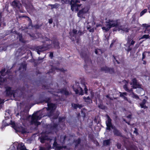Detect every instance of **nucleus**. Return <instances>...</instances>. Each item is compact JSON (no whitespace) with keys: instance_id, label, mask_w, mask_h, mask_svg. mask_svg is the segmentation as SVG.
I'll use <instances>...</instances> for the list:
<instances>
[{"instance_id":"1","label":"nucleus","mask_w":150,"mask_h":150,"mask_svg":"<svg viewBox=\"0 0 150 150\" xmlns=\"http://www.w3.org/2000/svg\"><path fill=\"white\" fill-rule=\"evenodd\" d=\"M79 0H71L70 3L71 5V9L72 11H78L79 10L77 13L78 17L81 18H85V15L86 13H89V10L90 7L88 5L82 6L81 9H80L81 4H79L78 3H79Z\"/></svg>"},{"instance_id":"2","label":"nucleus","mask_w":150,"mask_h":150,"mask_svg":"<svg viewBox=\"0 0 150 150\" xmlns=\"http://www.w3.org/2000/svg\"><path fill=\"white\" fill-rule=\"evenodd\" d=\"M107 120L106 121L107 129L110 130L111 128L114 129L113 132L114 135L120 137H123V136L122 133L120 132L119 130L117 129L113 126L112 123V120L108 115H107Z\"/></svg>"},{"instance_id":"3","label":"nucleus","mask_w":150,"mask_h":150,"mask_svg":"<svg viewBox=\"0 0 150 150\" xmlns=\"http://www.w3.org/2000/svg\"><path fill=\"white\" fill-rule=\"evenodd\" d=\"M77 30L76 29H73L72 30V34L71 32H69L70 38L72 41L76 40L77 43H79L80 39V36L83 35L84 33L79 30L77 33Z\"/></svg>"},{"instance_id":"4","label":"nucleus","mask_w":150,"mask_h":150,"mask_svg":"<svg viewBox=\"0 0 150 150\" xmlns=\"http://www.w3.org/2000/svg\"><path fill=\"white\" fill-rule=\"evenodd\" d=\"M51 45L47 44L46 45L43 44L42 45L38 46L35 47V50L39 54L40 52L48 50L51 48Z\"/></svg>"},{"instance_id":"5","label":"nucleus","mask_w":150,"mask_h":150,"mask_svg":"<svg viewBox=\"0 0 150 150\" xmlns=\"http://www.w3.org/2000/svg\"><path fill=\"white\" fill-rule=\"evenodd\" d=\"M41 117L37 115V112L34 113L32 117L31 123L32 124H34L35 125L38 126L41 124L40 122L38 121L41 119Z\"/></svg>"},{"instance_id":"6","label":"nucleus","mask_w":150,"mask_h":150,"mask_svg":"<svg viewBox=\"0 0 150 150\" xmlns=\"http://www.w3.org/2000/svg\"><path fill=\"white\" fill-rule=\"evenodd\" d=\"M72 88L76 94L79 93V95H81L84 94L83 90L82 88L80 87L79 83H76L74 85L72 86Z\"/></svg>"},{"instance_id":"7","label":"nucleus","mask_w":150,"mask_h":150,"mask_svg":"<svg viewBox=\"0 0 150 150\" xmlns=\"http://www.w3.org/2000/svg\"><path fill=\"white\" fill-rule=\"evenodd\" d=\"M11 5L13 7L17 8L21 13H24V11L22 9V6L20 2L18 0H15L11 4Z\"/></svg>"},{"instance_id":"8","label":"nucleus","mask_w":150,"mask_h":150,"mask_svg":"<svg viewBox=\"0 0 150 150\" xmlns=\"http://www.w3.org/2000/svg\"><path fill=\"white\" fill-rule=\"evenodd\" d=\"M80 55L81 57L84 60L86 64L84 66V68L85 69H86V68L87 67V63L89 61L91 63L92 61L91 59L89 58L88 56L86 53L81 52L80 53Z\"/></svg>"},{"instance_id":"9","label":"nucleus","mask_w":150,"mask_h":150,"mask_svg":"<svg viewBox=\"0 0 150 150\" xmlns=\"http://www.w3.org/2000/svg\"><path fill=\"white\" fill-rule=\"evenodd\" d=\"M100 71H104L105 73H108L112 74L115 73V70L113 67H109L105 66L101 68Z\"/></svg>"},{"instance_id":"10","label":"nucleus","mask_w":150,"mask_h":150,"mask_svg":"<svg viewBox=\"0 0 150 150\" xmlns=\"http://www.w3.org/2000/svg\"><path fill=\"white\" fill-rule=\"evenodd\" d=\"M130 85H132V89H136L137 88H141L142 85L138 82L136 78H134L132 80L131 82L130 83Z\"/></svg>"},{"instance_id":"11","label":"nucleus","mask_w":150,"mask_h":150,"mask_svg":"<svg viewBox=\"0 0 150 150\" xmlns=\"http://www.w3.org/2000/svg\"><path fill=\"white\" fill-rule=\"evenodd\" d=\"M44 95L43 94H40L39 96V100L40 101V103H43L45 102V103H49L51 102V98L50 97H45L44 99Z\"/></svg>"},{"instance_id":"12","label":"nucleus","mask_w":150,"mask_h":150,"mask_svg":"<svg viewBox=\"0 0 150 150\" xmlns=\"http://www.w3.org/2000/svg\"><path fill=\"white\" fill-rule=\"evenodd\" d=\"M6 95L7 96H9L13 95L15 96V91L11 90V88L10 87L7 86L5 87Z\"/></svg>"},{"instance_id":"13","label":"nucleus","mask_w":150,"mask_h":150,"mask_svg":"<svg viewBox=\"0 0 150 150\" xmlns=\"http://www.w3.org/2000/svg\"><path fill=\"white\" fill-rule=\"evenodd\" d=\"M23 29L22 30H25V29H28V30H27V33L28 34L30 37L33 38L34 39H35L36 38V36L35 35V34H37L36 33H33V31H35V29Z\"/></svg>"},{"instance_id":"14","label":"nucleus","mask_w":150,"mask_h":150,"mask_svg":"<svg viewBox=\"0 0 150 150\" xmlns=\"http://www.w3.org/2000/svg\"><path fill=\"white\" fill-rule=\"evenodd\" d=\"M48 107L47 108H44L43 109H46L47 111L49 110H54L56 109L57 106L55 104L50 103L47 104Z\"/></svg>"},{"instance_id":"15","label":"nucleus","mask_w":150,"mask_h":150,"mask_svg":"<svg viewBox=\"0 0 150 150\" xmlns=\"http://www.w3.org/2000/svg\"><path fill=\"white\" fill-rule=\"evenodd\" d=\"M4 121H3V124L2 126V128H4L6 126H8L10 124L12 126V127L15 129L16 128V124L14 121H13L12 120H11L10 123L8 124L7 123L4 122Z\"/></svg>"},{"instance_id":"16","label":"nucleus","mask_w":150,"mask_h":150,"mask_svg":"<svg viewBox=\"0 0 150 150\" xmlns=\"http://www.w3.org/2000/svg\"><path fill=\"white\" fill-rule=\"evenodd\" d=\"M40 142L42 143H44L45 141H49L50 139L47 135L43 134H42L41 136L40 137Z\"/></svg>"},{"instance_id":"17","label":"nucleus","mask_w":150,"mask_h":150,"mask_svg":"<svg viewBox=\"0 0 150 150\" xmlns=\"http://www.w3.org/2000/svg\"><path fill=\"white\" fill-rule=\"evenodd\" d=\"M60 92L61 94L65 95L66 96H68L70 94L69 91L65 88L60 89Z\"/></svg>"},{"instance_id":"18","label":"nucleus","mask_w":150,"mask_h":150,"mask_svg":"<svg viewBox=\"0 0 150 150\" xmlns=\"http://www.w3.org/2000/svg\"><path fill=\"white\" fill-rule=\"evenodd\" d=\"M107 25L109 26L110 28L115 27L118 25L117 21H110Z\"/></svg>"},{"instance_id":"19","label":"nucleus","mask_w":150,"mask_h":150,"mask_svg":"<svg viewBox=\"0 0 150 150\" xmlns=\"http://www.w3.org/2000/svg\"><path fill=\"white\" fill-rule=\"evenodd\" d=\"M147 102V100L145 99H143L142 102L139 104L141 108L144 109H147L148 107L146 105V103Z\"/></svg>"},{"instance_id":"20","label":"nucleus","mask_w":150,"mask_h":150,"mask_svg":"<svg viewBox=\"0 0 150 150\" xmlns=\"http://www.w3.org/2000/svg\"><path fill=\"white\" fill-rule=\"evenodd\" d=\"M71 105L74 109H77V108H79L81 109L83 107V105L82 104H79L78 103L75 104L74 103H72Z\"/></svg>"},{"instance_id":"21","label":"nucleus","mask_w":150,"mask_h":150,"mask_svg":"<svg viewBox=\"0 0 150 150\" xmlns=\"http://www.w3.org/2000/svg\"><path fill=\"white\" fill-rule=\"evenodd\" d=\"M83 98L84 101L88 104H90L93 103L92 100L90 98L89 96L87 97L84 96L83 97Z\"/></svg>"},{"instance_id":"22","label":"nucleus","mask_w":150,"mask_h":150,"mask_svg":"<svg viewBox=\"0 0 150 150\" xmlns=\"http://www.w3.org/2000/svg\"><path fill=\"white\" fill-rule=\"evenodd\" d=\"M16 147L17 150H24L25 149V146L22 143L18 144L17 145Z\"/></svg>"},{"instance_id":"23","label":"nucleus","mask_w":150,"mask_h":150,"mask_svg":"<svg viewBox=\"0 0 150 150\" xmlns=\"http://www.w3.org/2000/svg\"><path fill=\"white\" fill-rule=\"evenodd\" d=\"M59 68L57 67H54L53 66H52V67L51 69H50L49 71L47 72V74H50V73L54 74L55 73V70H59Z\"/></svg>"},{"instance_id":"24","label":"nucleus","mask_w":150,"mask_h":150,"mask_svg":"<svg viewBox=\"0 0 150 150\" xmlns=\"http://www.w3.org/2000/svg\"><path fill=\"white\" fill-rule=\"evenodd\" d=\"M14 31L18 35V38L19 39V41L23 43H25V41L23 38L22 34H20L19 33H16L15 30H14Z\"/></svg>"},{"instance_id":"25","label":"nucleus","mask_w":150,"mask_h":150,"mask_svg":"<svg viewBox=\"0 0 150 150\" xmlns=\"http://www.w3.org/2000/svg\"><path fill=\"white\" fill-rule=\"evenodd\" d=\"M14 31L18 35V38L19 39V41L23 43H25V41L23 38L22 34H20L19 33H16L15 30H14Z\"/></svg>"},{"instance_id":"26","label":"nucleus","mask_w":150,"mask_h":150,"mask_svg":"<svg viewBox=\"0 0 150 150\" xmlns=\"http://www.w3.org/2000/svg\"><path fill=\"white\" fill-rule=\"evenodd\" d=\"M52 44L55 48L59 49L60 48L59 42L57 40H53L52 42Z\"/></svg>"},{"instance_id":"27","label":"nucleus","mask_w":150,"mask_h":150,"mask_svg":"<svg viewBox=\"0 0 150 150\" xmlns=\"http://www.w3.org/2000/svg\"><path fill=\"white\" fill-rule=\"evenodd\" d=\"M110 140V139L103 140V145L105 146H109L111 143Z\"/></svg>"},{"instance_id":"28","label":"nucleus","mask_w":150,"mask_h":150,"mask_svg":"<svg viewBox=\"0 0 150 150\" xmlns=\"http://www.w3.org/2000/svg\"><path fill=\"white\" fill-rule=\"evenodd\" d=\"M27 113L26 112L25 110L21 111L20 112V116H21V118L22 119H24L27 116Z\"/></svg>"},{"instance_id":"29","label":"nucleus","mask_w":150,"mask_h":150,"mask_svg":"<svg viewBox=\"0 0 150 150\" xmlns=\"http://www.w3.org/2000/svg\"><path fill=\"white\" fill-rule=\"evenodd\" d=\"M27 68V64H22L18 69V70H21L22 69L23 70H26Z\"/></svg>"},{"instance_id":"30","label":"nucleus","mask_w":150,"mask_h":150,"mask_svg":"<svg viewBox=\"0 0 150 150\" xmlns=\"http://www.w3.org/2000/svg\"><path fill=\"white\" fill-rule=\"evenodd\" d=\"M130 29H113V31H116L117 30L119 31L120 30H122L123 32H125L126 33H127L129 31V30Z\"/></svg>"},{"instance_id":"31","label":"nucleus","mask_w":150,"mask_h":150,"mask_svg":"<svg viewBox=\"0 0 150 150\" xmlns=\"http://www.w3.org/2000/svg\"><path fill=\"white\" fill-rule=\"evenodd\" d=\"M123 88L127 92L130 93L131 92H132V89L131 88L130 89H129L127 86V84H125L124 85Z\"/></svg>"},{"instance_id":"32","label":"nucleus","mask_w":150,"mask_h":150,"mask_svg":"<svg viewBox=\"0 0 150 150\" xmlns=\"http://www.w3.org/2000/svg\"><path fill=\"white\" fill-rule=\"evenodd\" d=\"M98 107L102 110H105L106 108V107L103 105L102 102L100 103L98 105Z\"/></svg>"},{"instance_id":"33","label":"nucleus","mask_w":150,"mask_h":150,"mask_svg":"<svg viewBox=\"0 0 150 150\" xmlns=\"http://www.w3.org/2000/svg\"><path fill=\"white\" fill-rule=\"evenodd\" d=\"M120 97H122L124 99L127 100V97L125 96H127V93L126 92H123L122 93L121 92H120Z\"/></svg>"},{"instance_id":"34","label":"nucleus","mask_w":150,"mask_h":150,"mask_svg":"<svg viewBox=\"0 0 150 150\" xmlns=\"http://www.w3.org/2000/svg\"><path fill=\"white\" fill-rule=\"evenodd\" d=\"M49 111H50L49 112H47V116L49 117H51L53 115L55 111L52 110H49Z\"/></svg>"},{"instance_id":"35","label":"nucleus","mask_w":150,"mask_h":150,"mask_svg":"<svg viewBox=\"0 0 150 150\" xmlns=\"http://www.w3.org/2000/svg\"><path fill=\"white\" fill-rule=\"evenodd\" d=\"M49 5L51 6V9L58 8L60 6L59 4L57 3L55 4H49Z\"/></svg>"},{"instance_id":"36","label":"nucleus","mask_w":150,"mask_h":150,"mask_svg":"<svg viewBox=\"0 0 150 150\" xmlns=\"http://www.w3.org/2000/svg\"><path fill=\"white\" fill-rule=\"evenodd\" d=\"M59 115V112H57L55 114H54L52 117L51 118L53 120H56L57 119L58 117V116Z\"/></svg>"},{"instance_id":"37","label":"nucleus","mask_w":150,"mask_h":150,"mask_svg":"<svg viewBox=\"0 0 150 150\" xmlns=\"http://www.w3.org/2000/svg\"><path fill=\"white\" fill-rule=\"evenodd\" d=\"M6 69L5 68L1 69V71H0V73L1 75L3 76H5L6 75V74L5 72L6 71Z\"/></svg>"},{"instance_id":"38","label":"nucleus","mask_w":150,"mask_h":150,"mask_svg":"<svg viewBox=\"0 0 150 150\" xmlns=\"http://www.w3.org/2000/svg\"><path fill=\"white\" fill-rule=\"evenodd\" d=\"M81 139L80 138H79L77 139L74 140V142L75 144L79 145L81 142Z\"/></svg>"},{"instance_id":"39","label":"nucleus","mask_w":150,"mask_h":150,"mask_svg":"<svg viewBox=\"0 0 150 150\" xmlns=\"http://www.w3.org/2000/svg\"><path fill=\"white\" fill-rule=\"evenodd\" d=\"M19 132H21L23 134H25L27 132L25 129L23 127H21V130Z\"/></svg>"},{"instance_id":"40","label":"nucleus","mask_w":150,"mask_h":150,"mask_svg":"<svg viewBox=\"0 0 150 150\" xmlns=\"http://www.w3.org/2000/svg\"><path fill=\"white\" fill-rule=\"evenodd\" d=\"M59 1H61V2L63 4H67L69 3V1L67 0H58Z\"/></svg>"},{"instance_id":"41","label":"nucleus","mask_w":150,"mask_h":150,"mask_svg":"<svg viewBox=\"0 0 150 150\" xmlns=\"http://www.w3.org/2000/svg\"><path fill=\"white\" fill-rule=\"evenodd\" d=\"M132 93V97L134 98H135L137 100L139 99V96L137 94H135L134 92H131Z\"/></svg>"},{"instance_id":"42","label":"nucleus","mask_w":150,"mask_h":150,"mask_svg":"<svg viewBox=\"0 0 150 150\" xmlns=\"http://www.w3.org/2000/svg\"><path fill=\"white\" fill-rule=\"evenodd\" d=\"M58 126V125L57 124L54 123L51 126L50 128L52 129H55L57 128Z\"/></svg>"},{"instance_id":"43","label":"nucleus","mask_w":150,"mask_h":150,"mask_svg":"<svg viewBox=\"0 0 150 150\" xmlns=\"http://www.w3.org/2000/svg\"><path fill=\"white\" fill-rule=\"evenodd\" d=\"M150 37L149 35H143L140 38V39H147Z\"/></svg>"},{"instance_id":"44","label":"nucleus","mask_w":150,"mask_h":150,"mask_svg":"<svg viewBox=\"0 0 150 150\" xmlns=\"http://www.w3.org/2000/svg\"><path fill=\"white\" fill-rule=\"evenodd\" d=\"M147 11V9H145L143 10L140 13V16H141L143 15Z\"/></svg>"},{"instance_id":"45","label":"nucleus","mask_w":150,"mask_h":150,"mask_svg":"<svg viewBox=\"0 0 150 150\" xmlns=\"http://www.w3.org/2000/svg\"><path fill=\"white\" fill-rule=\"evenodd\" d=\"M83 86H84V91L85 93L87 95H88V90L85 84H83Z\"/></svg>"},{"instance_id":"46","label":"nucleus","mask_w":150,"mask_h":150,"mask_svg":"<svg viewBox=\"0 0 150 150\" xmlns=\"http://www.w3.org/2000/svg\"><path fill=\"white\" fill-rule=\"evenodd\" d=\"M66 118L65 117H59L58 118L59 120V122H62V120H65Z\"/></svg>"},{"instance_id":"47","label":"nucleus","mask_w":150,"mask_h":150,"mask_svg":"<svg viewBox=\"0 0 150 150\" xmlns=\"http://www.w3.org/2000/svg\"><path fill=\"white\" fill-rule=\"evenodd\" d=\"M136 135L139 134V133L138 132V129L136 128H134V130L133 132Z\"/></svg>"},{"instance_id":"48","label":"nucleus","mask_w":150,"mask_h":150,"mask_svg":"<svg viewBox=\"0 0 150 150\" xmlns=\"http://www.w3.org/2000/svg\"><path fill=\"white\" fill-rule=\"evenodd\" d=\"M2 79V78L1 77L0 79V85H1V84L4 82L5 81V79L4 78H3Z\"/></svg>"},{"instance_id":"49","label":"nucleus","mask_w":150,"mask_h":150,"mask_svg":"<svg viewBox=\"0 0 150 150\" xmlns=\"http://www.w3.org/2000/svg\"><path fill=\"white\" fill-rule=\"evenodd\" d=\"M116 146H117V148L118 149H120L121 148L122 145H121V144L120 143H118L116 144Z\"/></svg>"},{"instance_id":"50","label":"nucleus","mask_w":150,"mask_h":150,"mask_svg":"<svg viewBox=\"0 0 150 150\" xmlns=\"http://www.w3.org/2000/svg\"><path fill=\"white\" fill-rule=\"evenodd\" d=\"M131 46L129 45V46L127 47V51L128 52L130 51H131L132 49V48L131 47Z\"/></svg>"},{"instance_id":"51","label":"nucleus","mask_w":150,"mask_h":150,"mask_svg":"<svg viewBox=\"0 0 150 150\" xmlns=\"http://www.w3.org/2000/svg\"><path fill=\"white\" fill-rule=\"evenodd\" d=\"M135 43V42L133 40H132L131 42L130 43H130L128 44L129 45L131 46L132 45H133Z\"/></svg>"},{"instance_id":"52","label":"nucleus","mask_w":150,"mask_h":150,"mask_svg":"<svg viewBox=\"0 0 150 150\" xmlns=\"http://www.w3.org/2000/svg\"><path fill=\"white\" fill-rule=\"evenodd\" d=\"M59 71H61V72H62L63 73H64L66 71H67V69L65 70L63 68H60V69L59 68Z\"/></svg>"},{"instance_id":"53","label":"nucleus","mask_w":150,"mask_h":150,"mask_svg":"<svg viewBox=\"0 0 150 150\" xmlns=\"http://www.w3.org/2000/svg\"><path fill=\"white\" fill-rule=\"evenodd\" d=\"M94 143L96 144V146H99V144L98 141L97 140H95L93 141Z\"/></svg>"},{"instance_id":"54","label":"nucleus","mask_w":150,"mask_h":150,"mask_svg":"<svg viewBox=\"0 0 150 150\" xmlns=\"http://www.w3.org/2000/svg\"><path fill=\"white\" fill-rule=\"evenodd\" d=\"M142 25L143 27H145L146 28H147L150 27V25H148L146 24H142Z\"/></svg>"},{"instance_id":"55","label":"nucleus","mask_w":150,"mask_h":150,"mask_svg":"<svg viewBox=\"0 0 150 150\" xmlns=\"http://www.w3.org/2000/svg\"><path fill=\"white\" fill-rule=\"evenodd\" d=\"M57 145L58 144L57 142L56 141H55L53 145V146L54 147L58 148V147H57Z\"/></svg>"},{"instance_id":"56","label":"nucleus","mask_w":150,"mask_h":150,"mask_svg":"<svg viewBox=\"0 0 150 150\" xmlns=\"http://www.w3.org/2000/svg\"><path fill=\"white\" fill-rule=\"evenodd\" d=\"M67 148V146H59L58 147V148L59 149H62L63 148H64V149H66Z\"/></svg>"},{"instance_id":"57","label":"nucleus","mask_w":150,"mask_h":150,"mask_svg":"<svg viewBox=\"0 0 150 150\" xmlns=\"http://www.w3.org/2000/svg\"><path fill=\"white\" fill-rule=\"evenodd\" d=\"M142 60H143L146 57V53H145V52H144L142 54Z\"/></svg>"},{"instance_id":"58","label":"nucleus","mask_w":150,"mask_h":150,"mask_svg":"<svg viewBox=\"0 0 150 150\" xmlns=\"http://www.w3.org/2000/svg\"><path fill=\"white\" fill-rule=\"evenodd\" d=\"M99 40L98 39H97L95 41V42L94 43V44L96 45H98L99 44Z\"/></svg>"},{"instance_id":"59","label":"nucleus","mask_w":150,"mask_h":150,"mask_svg":"<svg viewBox=\"0 0 150 150\" xmlns=\"http://www.w3.org/2000/svg\"><path fill=\"white\" fill-rule=\"evenodd\" d=\"M42 88L44 89H48V87L46 85H43L42 86Z\"/></svg>"},{"instance_id":"60","label":"nucleus","mask_w":150,"mask_h":150,"mask_svg":"<svg viewBox=\"0 0 150 150\" xmlns=\"http://www.w3.org/2000/svg\"><path fill=\"white\" fill-rule=\"evenodd\" d=\"M11 72L10 69H8L5 72V73L6 74H6H9Z\"/></svg>"},{"instance_id":"61","label":"nucleus","mask_w":150,"mask_h":150,"mask_svg":"<svg viewBox=\"0 0 150 150\" xmlns=\"http://www.w3.org/2000/svg\"><path fill=\"white\" fill-rule=\"evenodd\" d=\"M88 137L91 140H93V139L94 137L93 135L90 134L88 136Z\"/></svg>"},{"instance_id":"62","label":"nucleus","mask_w":150,"mask_h":150,"mask_svg":"<svg viewBox=\"0 0 150 150\" xmlns=\"http://www.w3.org/2000/svg\"><path fill=\"white\" fill-rule=\"evenodd\" d=\"M49 56L52 59V57H53V52H50Z\"/></svg>"},{"instance_id":"63","label":"nucleus","mask_w":150,"mask_h":150,"mask_svg":"<svg viewBox=\"0 0 150 150\" xmlns=\"http://www.w3.org/2000/svg\"><path fill=\"white\" fill-rule=\"evenodd\" d=\"M115 40H113L112 41V43H111V44L110 45V47L111 48L112 47L113 44L115 42Z\"/></svg>"},{"instance_id":"64","label":"nucleus","mask_w":150,"mask_h":150,"mask_svg":"<svg viewBox=\"0 0 150 150\" xmlns=\"http://www.w3.org/2000/svg\"><path fill=\"white\" fill-rule=\"evenodd\" d=\"M52 22H53L52 19L50 18L48 20V22L50 24H51L52 23Z\"/></svg>"}]
</instances>
